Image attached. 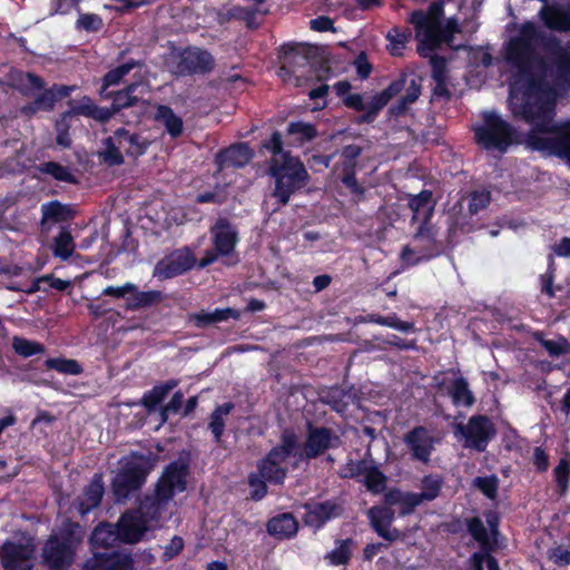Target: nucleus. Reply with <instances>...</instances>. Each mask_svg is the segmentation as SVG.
Returning <instances> with one entry per match:
<instances>
[{"mask_svg":"<svg viewBox=\"0 0 570 570\" xmlns=\"http://www.w3.org/2000/svg\"><path fill=\"white\" fill-rule=\"evenodd\" d=\"M510 67L509 100L515 117L531 126L527 144L532 150L566 158L570 163V121L556 124L554 91L548 81L570 87V43L534 22H523L504 45Z\"/></svg>","mask_w":570,"mask_h":570,"instance_id":"f257e3e1","label":"nucleus"},{"mask_svg":"<svg viewBox=\"0 0 570 570\" xmlns=\"http://www.w3.org/2000/svg\"><path fill=\"white\" fill-rule=\"evenodd\" d=\"M85 528L66 519L58 533L50 534L41 549V564L49 570H68L75 562L77 550L85 538Z\"/></svg>","mask_w":570,"mask_h":570,"instance_id":"f03ea898","label":"nucleus"},{"mask_svg":"<svg viewBox=\"0 0 570 570\" xmlns=\"http://www.w3.org/2000/svg\"><path fill=\"white\" fill-rule=\"evenodd\" d=\"M267 174L275 180L272 196L276 198L278 208L286 206L291 197L304 188L309 181V174L299 157L291 151L283 157H272L268 161Z\"/></svg>","mask_w":570,"mask_h":570,"instance_id":"7ed1b4c3","label":"nucleus"},{"mask_svg":"<svg viewBox=\"0 0 570 570\" xmlns=\"http://www.w3.org/2000/svg\"><path fill=\"white\" fill-rule=\"evenodd\" d=\"M475 145L491 154L500 156L520 142L518 129L497 111H484L481 122L472 127Z\"/></svg>","mask_w":570,"mask_h":570,"instance_id":"20e7f679","label":"nucleus"},{"mask_svg":"<svg viewBox=\"0 0 570 570\" xmlns=\"http://www.w3.org/2000/svg\"><path fill=\"white\" fill-rule=\"evenodd\" d=\"M299 449L298 438L291 429L282 432L279 443L273 446L257 462V471L274 485H282L287 476L288 469L284 464L291 456H296Z\"/></svg>","mask_w":570,"mask_h":570,"instance_id":"39448f33","label":"nucleus"},{"mask_svg":"<svg viewBox=\"0 0 570 570\" xmlns=\"http://www.w3.org/2000/svg\"><path fill=\"white\" fill-rule=\"evenodd\" d=\"M405 86V78L400 77L392 81L382 91L375 94L367 106L364 104L363 96L361 94H350L344 97L343 105L355 111H364L353 119L355 125H372L379 117L380 112L385 106L397 96Z\"/></svg>","mask_w":570,"mask_h":570,"instance_id":"423d86ee","label":"nucleus"},{"mask_svg":"<svg viewBox=\"0 0 570 570\" xmlns=\"http://www.w3.org/2000/svg\"><path fill=\"white\" fill-rule=\"evenodd\" d=\"M18 82L24 85L28 82L35 90H43L32 101L21 107V114L27 117H32L39 111H51L55 104L63 98L69 97L78 87L72 85H58L53 83L50 88L45 89V80L33 72H19Z\"/></svg>","mask_w":570,"mask_h":570,"instance_id":"0eeeda50","label":"nucleus"},{"mask_svg":"<svg viewBox=\"0 0 570 570\" xmlns=\"http://www.w3.org/2000/svg\"><path fill=\"white\" fill-rule=\"evenodd\" d=\"M436 228L431 225L429 217H424L416 233L413 235L414 247L405 245L400 254L404 267L417 266L429 262L443 252L442 243L436 239Z\"/></svg>","mask_w":570,"mask_h":570,"instance_id":"6e6552de","label":"nucleus"},{"mask_svg":"<svg viewBox=\"0 0 570 570\" xmlns=\"http://www.w3.org/2000/svg\"><path fill=\"white\" fill-rule=\"evenodd\" d=\"M150 466L142 456L132 458L121 464L111 481V492L117 502L125 501L145 484Z\"/></svg>","mask_w":570,"mask_h":570,"instance_id":"1a4fd4ad","label":"nucleus"},{"mask_svg":"<svg viewBox=\"0 0 570 570\" xmlns=\"http://www.w3.org/2000/svg\"><path fill=\"white\" fill-rule=\"evenodd\" d=\"M169 68L176 77L204 76L214 70L215 58L203 48L189 46L173 55Z\"/></svg>","mask_w":570,"mask_h":570,"instance_id":"9d476101","label":"nucleus"},{"mask_svg":"<svg viewBox=\"0 0 570 570\" xmlns=\"http://www.w3.org/2000/svg\"><path fill=\"white\" fill-rule=\"evenodd\" d=\"M458 432L464 439V446L484 452L497 435V429L492 420L485 414L472 415L466 424H459Z\"/></svg>","mask_w":570,"mask_h":570,"instance_id":"9b49d317","label":"nucleus"},{"mask_svg":"<svg viewBox=\"0 0 570 570\" xmlns=\"http://www.w3.org/2000/svg\"><path fill=\"white\" fill-rule=\"evenodd\" d=\"M341 445L340 436L330 428L314 426L307 424L306 439L303 450H296V456L299 461L313 460L324 454L330 449H336Z\"/></svg>","mask_w":570,"mask_h":570,"instance_id":"f8f14e48","label":"nucleus"},{"mask_svg":"<svg viewBox=\"0 0 570 570\" xmlns=\"http://www.w3.org/2000/svg\"><path fill=\"white\" fill-rule=\"evenodd\" d=\"M197 258L188 246L174 249L165 255L154 267L153 275L158 279H170L191 271Z\"/></svg>","mask_w":570,"mask_h":570,"instance_id":"ddd939ff","label":"nucleus"},{"mask_svg":"<svg viewBox=\"0 0 570 570\" xmlns=\"http://www.w3.org/2000/svg\"><path fill=\"white\" fill-rule=\"evenodd\" d=\"M188 465L180 461L167 464L159 476L155 490L161 501H171L177 492L187 489Z\"/></svg>","mask_w":570,"mask_h":570,"instance_id":"4468645a","label":"nucleus"},{"mask_svg":"<svg viewBox=\"0 0 570 570\" xmlns=\"http://www.w3.org/2000/svg\"><path fill=\"white\" fill-rule=\"evenodd\" d=\"M212 246L229 258L235 255L236 246L239 243V232L237 226L226 217H218L209 227Z\"/></svg>","mask_w":570,"mask_h":570,"instance_id":"2eb2a0df","label":"nucleus"},{"mask_svg":"<svg viewBox=\"0 0 570 570\" xmlns=\"http://www.w3.org/2000/svg\"><path fill=\"white\" fill-rule=\"evenodd\" d=\"M104 494V476L101 473H95L81 493L72 500L70 511H75L80 518H85L100 507Z\"/></svg>","mask_w":570,"mask_h":570,"instance_id":"dca6fc26","label":"nucleus"},{"mask_svg":"<svg viewBox=\"0 0 570 570\" xmlns=\"http://www.w3.org/2000/svg\"><path fill=\"white\" fill-rule=\"evenodd\" d=\"M135 561L129 552L117 549L108 551H94V556L86 561L83 570H134Z\"/></svg>","mask_w":570,"mask_h":570,"instance_id":"f3484780","label":"nucleus"},{"mask_svg":"<svg viewBox=\"0 0 570 570\" xmlns=\"http://www.w3.org/2000/svg\"><path fill=\"white\" fill-rule=\"evenodd\" d=\"M403 441L411 452L412 459L424 464L431 460L435 439L426 426L416 425L404 434Z\"/></svg>","mask_w":570,"mask_h":570,"instance_id":"a211bd4d","label":"nucleus"},{"mask_svg":"<svg viewBox=\"0 0 570 570\" xmlns=\"http://www.w3.org/2000/svg\"><path fill=\"white\" fill-rule=\"evenodd\" d=\"M148 530L146 519L135 510L124 512L116 525L117 538L128 544L138 543Z\"/></svg>","mask_w":570,"mask_h":570,"instance_id":"6ab92c4d","label":"nucleus"},{"mask_svg":"<svg viewBox=\"0 0 570 570\" xmlns=\"http://www.w3.org/2000/svg\"><path fill=\"white\" fill-rule=\"evenodd\" d=\"M363 148L358 145H346L341 150L343 158L341 181L354 195L363 197L365 188L360 185L356 178L357 158L362 155Z\"/></svg>","mask_w":570,"mask_h":570,"instance_id":"aec40b11","label":"nucleus"},{"mask_svg":"<svg viewBox=\"0 0 570 570\" xmlns=\"http://www.w3.org/2000/svg\"><path fill=\"white\" fill-rule=\"evenodd\" d=\"M303 522L314 530H321L328 521L342 514V507L334 500L323 502L305 503Z\"/></svg>","mask_w":570,"mask_h":570,"instance_id":"412c9836","label":"nucleus"},{"mask_svg":"<svg viewBox=\"0 0 570 570\" xmlns=\"http://www.w3.org/2000/svg\"><path fill=\"white\" fill-rule=\"evenodd\" d=\"M70 107L68 110L60 114L56 119L55 130L56 132L70 131L71 119L76 116H82L95 120V117H99L100 110L96 108L94 99L89 96H82L79 100L70 99L68 101Z\"/></svg>","mask_w":570,"mask_h":570,"instance_id":"4be33fe9","label":"nucleus"},{"mask_svg":"<svg viewBox=\"0 0 570 570\" xmlns=\"http://www.w3.org/2000/svg\"><path fill=\"white\" fill-rule=\"evenodd\" d=\"M32 546L7 541L2 546L1 563L4 570H33Z\"/></svg>","mask_w":570,"mask_h":570,"instance_id":"5701e85b","label":"nucleus"},{"mask_svg":"<svg viewBox=\"0 0 570 570\" xmlns=\"http://www.w3.org/2000/svg\"><path fill=\"white\" fill-rule=\"evenodd\" d=\"M138 87L139 85L137 82H131L122 90L116 91L110 107H100L96 104V108L100 110L99 115L101 116L95 117V121L106 124L122 109L137 106L141 101V98L135 95Z\"/></svg>","mask_w":570,"mask_h":570,"instance_id":"b1692460","label":"nucleus"},{"mask_svg":"<svg viewBox=\"0 0 570 570\" xmlns=\"http://www.w3.org/2000/svg\"><path fill=\"white\" fill-rule=\"evenodd\" d=\"M253 157L254 151L246 142H237L220 149L215 156V164L218 171L226 168H243L250 163Z\"/></svg>","mask_w":570,"mask_h":570,"instance_id":"393cba45","label":"nucleus"},{"mask_svg":"<svg viewBox=\"0 0 570 570\" xmlns=\"http://www.w3.org/2000/svg\"><path fill=\"white\" fill-rule=\"evenodd\" d=\"M367 517L371 527L382 539L393 542L400 538V530L390 528L394 520V511L392 508L374 505L368 510Z\"/></svg>","mask_w":570,"mask_h":570,"instance_id":"a878e982","label":"nucleus"},{"mask_svg":"<svg viewBox=\"0 0 570 570\" xmlns=\"http://www.w3.org/2000/svg\"><path fill=\"white\" fill-rule=\"evenodd\" d=\"M444 13V2L438 0L432 2L428 11L414 10L409 18V22L412 23L417 32H424L426 36L430 35L433 26L440 21Z\"/></svg>","mask_w":570,"mask_h":570,"instance_id":"bb28decb","label":"nucleus"},{"mask_svg":"<svg viewBox=\"0 0 570 570\" xmlns=\"http://www.w3.org/2000/svg\"><path fill=\"white\" fill-rule=\"evenodd\" d=\"M115 138L119 147H121L126 155L132 158H138L146 154L150 141L138 132H130L121 127L114 131Z\"/></svg>","mask_w":570,"mask_h":570,"instance_id":"cd10ccee","label":"nucleus"},{"mask_svg":"<svg viewBox=\"0 0 570 570\" xmlns=\"http://www.w3.org/2000/svg\"><path fill=\"white\" fill-rule=\"evenodd\" d=\"M266 530L269 535L279 540L291 539L297 534L298 521L293 513H279L267 521Z\"/></svg>","mask_w":570,"mask_h":570,"instance_id":"c85d7f7f","label":"nucleus"},{"mask_svg":"<svg viewBox=\"0 0 570 570\" xmlns=\"http://www.w3.org/2000/svg\"><path fill=\"white\" fill-rule=\"evenodd\" d=\"M166 295L158 289L139 291L136 285V292H131L126 298L125 309L126 311H139L147 309L154 306H158L164 302Z\"/></svg>","mask_w":570,"mask_h":570,"instance_id":"c756f323","label":"nucleus"},{"mask_svg":"<svg viewBox=\"0 0 570 570\" xmlns=\"http://www.w3.org/2000/svg\"><path fill=\"white\" fill-rule=\"evenodd\" d=\"M540 18L547 28L554 31L568 32L570 31V10L553 4L542 7L540 10Z\"/></svg>","mask_w":570,"mask_h":570,"instance_id":"7c9ffc66","label":"nucleus"},{"mask_svg":"<svg viewBox=\"0 0 570 570\" xmlns=\"http://www.w3.org/2000/svg\"><path fill=\"white\" fill-rule=\"evenodd\" d=\"M321 401L328 405L333 411L343 414L347 411L351 402H353V395L351 393V389L334 385L322 392Z\"/></svg>","mask_w":570,"mask_h":570,"instance_id":"2f4dec72","label":"nucleus"},{"mask_svg":"<svg viewBox=\"0 0 570 570\" xmlns=\"http://www.w3.org/2000/svg\"><path fill=\"white\" fill-rule=\"evenodd\" d=\"M481 527L479 522H474V524L471 525V537L478 542L480 553L483 556V563L487 566L488 570H500L499 562L492 554L498 546H493L489 541L485 531H483Z\"/></svg>","mask_w":570,"mask_h":570,"instance_id":"473e14b6","label":"nucleus"},{"mask_svg":"<svg viewBox=\"0 0 570 570\" xmlns=\"http://www.w3.org/2000/svg\"><path fill=\"white\" fill-rule=\"evenodd\" d=\"M73 210L69 205L59 200H50L41 205V226L46 224H60L72 219Z\"/></svg>","mask_w":570,"mask_h":570,"instance_id":"72a5a7b5","label":"nucleus"},{"mask_svg":"<svg viewBox=\"0 0 570 570\" xmlns=\"http://www.w3.org/2000/svg\"><path fill=\"white\" fill-rule=\"evenodd\" d=\"M179 384L176 379L155 385L151 390L144 393L141 397L142 406L150 413L156 411L167 395Z\"/></svg>","mask_w":570,"mask_h":570,"instance_id":"f704fd0d","label":"nucleus"},{"mask_svg":"<svg viewBox=\"0 0 570 570\" xmlns=\"http://www.w3.org/2000/svg\"><path fill=\"white\" fill-rule=\"evenodd\" d=\"M483 515L488 528L484 525L483 520L475 515L464 519L466 532L471 535V525L474 524V522H479L482 525L481 528H483V531H485L489 541L493 546H498V535L500 533V517L494 510H487L483 512Z\"/></svg>","mask_w":570,"mask_h":570,"instance_id":"c9c22d12","label":"nucleus"},{"mask_svg":"<svg viewBox=\"0 0 570 570\" xmlns=\"http://www.w3.org/2000/svg\"><path fill=\"white\" fill-rule=\"evenodd\" d=\"M448 394L455 406L471 407L475 403V397L469 387L466 379L463 376L452 381L448 387Z\"/></svg>","mask_w":570,"mask_h":570,"instance_id":"e433bc0d","label":"nucleus"},{"mask_svg":"<svg viewBox=\"0 0 570 570\" xmlns=\"http://www.w3.org/2000/svg\"><path fill=\"white\" fill-rule=\"evenodd\" d=\"M363 322L386 326L402 333H415L417 331L414 322L402 321L395 313H391L386 316L371 313L363 317Z\"/></svg>","mask_w":570,"mask_h":570,"instance_id":"4c0bfd02","label":"nucleus"},{"mask_svg":"<svg viewBox=\"0 0 570 570\" xmlns=\"http://www.w3.org/2000/svg\"><path fill=\"white\" fill-rule=\"evenodd\" d=\"M375 461L372 459L370 451L366 452L365 456L361 460L348 459L343 465H341L338 475L342 479H354L361 482L368 468Z\"/></svg>","mask_w":570,"mask_h":570,"instance_id":"58836bf2","label":"nucleus"},{"mask_svg":"<svg viewBox=\"0 0 570 570\" xmlns=\"http://www.w3.org/2000/svg\"><path fill=\"white\" fill-rule=\"evenodd\" d=\"M532 338L553 358L570 353V342L562 335L558 336L557 340H549L546 338V334L542 331H535L532 333Z\"/></svg>","mask_w":570,"mask_h":570,"instance_id":"ea45409f","label":"nucleus"},{"mask_svg":"<svg viewBox=\"0 0 570 570\" xmlns=\"http://www.w3.org/2000/svg\"><path fill=\"white\" fill-rule=\"evenodd\" d=\"M336 547L328 551L324 556V560L330 566H346L353 556L352 548L354 546V541L352 538L338 539L335 541Z\"/></svg>","mask_w":570,"mask_h":570,"instance_id":"a19ab883","label":"nucleus"},{"mask_svg":"<svg viewBox=\"0 0 570 570\" xmlns=\"http://www.w3.org/2000/svg\"><path fill=\"white\" fill-rule=\"evenodd\" d=\"M155 118L165 126L167 132L173 138H177L183 134V119L177 116L169 106L159 105L157 107Z\"/></svg>","mask_w":570,"mask_h":570,"instance_id":"79ce46f5","label":"nucleus"},{"mask_svg":"<svg viewBox=\"0 0 570 570\" xmlns=\"http://www.w3.org/2000/svg\"><path fill=\"white\" fill-rule=\"evenodd\" d=\"M37 169L45 175L51 176L53 179L68 184H77L78 179L69 167L57 161H45L37 166Z\"/></svg>","mask_w":570,"mask_h":570,"instance_id":"37998d69","label":"nucleus"},{"mask_svg":"<svg viewBox=\"0 0 570 570\" xmlns=\"http://www.w3.org/2000/svg\"><path fill=\"white\" fill-rule=\"evenodd\" d=\"M234 409L232 402H225L218 405L210 414L208 428L214 435L215 442L219 443L225 429L224 416L228 415Z\"/></svg>","mask_w":570,"mask_h":570,"instance_id":"c03bdc74","label":"nucleus"},{"mask_svg":"<svg viewBox=\"0 0 570 570\" xmlns=\"http://www.w3.org/2000/svg\"><path fill=\"white\" fill-rule=\"evenodd\" d=\"M553 478L558 493L566 495L570 487V453L562 455L553 469Z\"/></svg>","mask_w":570,"mask_h":570,"instance_id":"a18cd8bd","label":"nucleus"},{"mask_svg":"<svg viewBox=\"0 0 570 570\" xmlns=\"http://www.w3.org/2000/svg\"><path fill=\"white\" fill-rule=\"evenodd\" d=\"M169 503V501H161L157 495V490H155L153 497H146L144 501H141L138 509L135 511H139L146 522L149 524L150 521H157L160 518L161 510Z\"/></svg>","mask_w":570,"mask_h":570,"instance_id":"49530a36","label":"nucleus"},{"mask_svg":"<svg viewBox=\"0 0 570 570\" xmlns=\"http://www.w3.org/2000/svg\"><path fill=\"white\" fill-rule=\"evenodd\" d=\"M372 494H380L386 489L387 478L374 462L361 480Z\"/></svg>","mask_w":570,"mask_h":570,"instance_id":"de8ad7c7","label":"nucleus"},{"mask_svg":"<svg viewBox=\"0 0 570 570\" xmlns=\"http://www.w3.org/2000/svg\"><path fill=\"white\" fill-rule=\"evenodd\" d=\"M75 250V242L71 233L62 228L53 238L52 253L55 257L67 261Z\"/></svg>","mask_w":570,"mask_h":570,"instance_id":"09e8293b","label":"nucleus"},{"mask_svg":"<svg viewBox=\"0 0 570 570\" xmlns=\"http://www.w3.org/2000/svg\"><path fill=\"white\" fill-rule=\"evenodd\" d=\"M140 67V62L135 59H129L125 63L117 66L116 68L107 71L101 82L105 83V88H110L112 86H118L121 80L127 76L132 69Z\"/></svg>","mask_w":570,"mask_h":570,"instance_id":"8fccbe9b","label":"nucleus"},{"mask_svg":"<svg viewBox=\"0 0 570 570\" xmlns=\"http://www.w3.org/2000/svg\"><path fill=\"white\" fill-rule=\"evenodd\" d=\"M287 134L296 136L295 141L304 144L312 141L317 137L316 126L304 121H291L287 126Z\"/></svg>","mask_w":570,"mask_h":570,"instance_id":"3c124183","label":"nucleus"},{"mask_svg":"<svg viewBox=\"0 0 570 570\" xmlns=\"http://www.w3.org/2000/svg\"><path fill=\"white\" fill-rule=\"evenodd\" d=\"M45 366L48 370H55L68 375H79L83 371L78 361L63 357H49L45 361Z\"/></svg>","mask_w":570,"mask_h":570,"instance_id":"603ef678","label":"nucleus"},{"mask_svg":"<svg viewBox=\"0 0 570 570\" xmlns=\"http://www.w3.org/2000/svg\"><path fill=\"white\" fill-rule=\"evenodd\" d=\"M422 492H420V497L424 501H433L435 500L442 490L443 487V478L440 474H428L421 479Z\"/></svg>","mask_w":570,"mask_h":570,"instance_id":"864d4df0","label":"nucleus"},{"mask_svg":"<svg viewBox=\"0 0 570 570\" xmlns=\"http://www.w3.org/2000/svg\"><path fill=\"white\" fill-rule=\"evenodd\" d=\"M106 149L100 153V157L108 166H120L125 163L124 156L120 151L121 147L116 141L115 135L107 137L104 140Z\"/></svg>","mask_w":570,"mask_h":570,"instance_id":"5fc2aeb1","label":"nucleus"},{"mask_svg":"<svg viewBox=\"0 0 570 570\" xmlns=\"http://www.w3.org/2000/svg\"><path fill=\"white\" fill-rule=\"evenodd\" d=\"M12 348L18 355L26 358L45 352L43 344L20 336L12 338Z\"/></svg>","mask_w":570,"mask_h":570,"instance_id":"6e6d98bb","label":"nucleus"},{"mask_svg":"<svg viewBox=\"0 0 570 570\" xmlns=\"http://www.w3.org/2000/svg\"><path fill=\"white\" fill-rule=\"evenodd\" d=\"M499 483L500 480L495 474L476 476L472 481V485L490 500L498 497Z\"/></svg>","mask_w":570,"mask_h":570,"instance_id":"4d7b16f0","label":"nucleus"},{"mask_svg":"<svg viewBox=\"0 0 570 570\" xmlns=\"http://www.w3.org/2000/svg\"><path fill=\"white\" fill-rule=\"evenodd\" d=\"M432 191L429 189H423L416 195H411L409 199V208L417 215L421 210L428 209L425 217H431L433 212V206H431L432 202Z\"/></svg>","mask_w":570,"mask_h":570,"instance_id":"13d9d810","label":"nucleus"},{"mask_svg":"<svg viewBox=\"0 0 570 570\" xmlns=\"http://www.w3.org/2000/svg\"><path fill=\"white\" fill-rule=\"evenodd\" d=\"M104 28V20L97 13H80L76 21V29L86 32H98Z\"/></svg>","mask_w":570,"mask_h":570,"instance_id":"bf43d9fd","label":"nucleus"},{"mask_svg":"<svg viewBox=\"0 0 570 570\" xmlns=\"http://www.w3.org/2000/svg\"><path fill=\"white\" fill-rule=\"evenodd\" d=\"M284 142L283 136L279 131L275 130L268 138H265L261 141L259 149L261 151L265 150L272 155V157L281 158L283 157L284 151Z\"/></svg>","mask_w":570,"mask_h":570,"instance_id":"052dcab7","label":"nucleus"},{"mask_svg":"<svg viewBox=\"0 0 570 570\" xmlns=\"http://www.w3.org/2000/svg\"><path fill=\"white\" fill-rule=\"evenodd\" d=\"M490 191L485 189L471 191L468 205L470 215H476L480 210L487 208L490 205Z\"/></svg>","mask_w":570,"mask_h":570,"instance_id":"680f3d73","label":"nucleus"},{"mask_svg":"<svg viewBox=\"0 0 570 570\" xmlns=\"http://www.w3.org/2000/svg\"><path fill=\"white\" fill-rule=\"evenodd\" d=\"M268 481L265 480L262 474L257 471V473H250L248 475V485L250 488V498L254 501H261L265 498L268 491L267 487Z\"/></svg>","mask_w":570,"mask_h":570,"instance_id":"e2e57ef3","label":"nucleus"},{"mask_svg":"<svg viewBox=\"0 0 570 570\" xmlns=\"http://www.w3.org/2000/svg\"><path fill=\"white\" fill-rule=\"evenodd\" d=\"M411 36L412 32L409 29L402 30L397 27L391 29L389 31L387 38L393 45L392 55H400L411 39Z\"/></svg>","mask_w":570,"mask_h":570,"instance_id":"0e129e2a","label":"nucleus"},{"mask_svg":"<svg viewBox=\"0 0 570 570\" xmlns=\"http://www.w3.org/2000/svg\"><path fill=\"white\" fill-rule=\"evenodd\" d=\"M115 540L114 533L109 530L97 527L90 535L92 549L104 548L105 551L114 549L111 542Z\"/></svg>","mask_w":570,"mask_h":570,"instance_id":"69168bd1","label":"nucleus"},{"mask_svg":"<svg viewBox=\"0 0 570 570\" xmlns=\"http://www.w3.org/2000/svg\"><path fill=\"white\" fill-rule=\"evenodd\" d=\"M256 9L250 7L235 6L229 9V18L238 21H244L248 28L255 27Z\"/></svg>","mask_w":570,"mask_h":570,"instance_id":"338daca9","label":"nucleus"},{"mask_svg":"<svg viewBox=\"0 0 570 570\" xmlns=\"http://www.w3.org/2000/svg\"><path fill=\"white\" fill-rule=\"evenodd\" d=\"M547 558L559 568L568 567L570 566V549L561 544L549 548Z\"/></svg>","mask_w":570,"mask_h":570,"instance_id":"774afa93","label":"nucleus"}]
</instances>
